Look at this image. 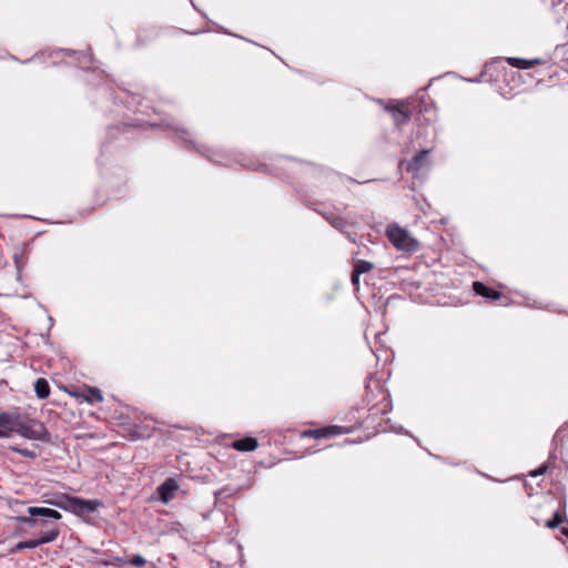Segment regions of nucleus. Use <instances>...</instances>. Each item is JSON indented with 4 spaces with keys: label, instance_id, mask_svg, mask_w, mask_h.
I'll list each match as a JSON object with an SVG mask.
<instances>
[{
    "label": "nucleus",
    "instance_id": "3",
    "mask_svg": "<svg viewBox=\"0 0 568 568\" xmlns=\"http://www.w3.org/2000/svg\"><path fill=\"white\" fill-rule=\"evenodd\" d=\"M51 504L78 516L84 513H93L102 506V503L98 499H82L65 494L60 496L58 500L51 501Z\"/></svg>",
    "mask_w": 568,
    "mask_h": 568
},
{
    "label": "nucleus",
    "instance_id": "23",
    "mask_svg": "<svg viewBox=\"0 0 568 568\" xmlns=\"http://www.w3.org/2000/svg\"><path fill=\"white\" fill-rule=\"evenodd\" d=\"M11 449L23 457L34 458L37 456V454L33 450H29L27 448L11 447Z\"/></svg>",
    "mask_w": 568,
    "mask_h": 568
},
{
    "label": "nucleus",
    "instance_id": "27",
    "mask_svg": "<svg viewBox=\"0 0 568 568\" xmlns=\"http://www.w3.org/2000/svg\"><path fill=\"white\" fill-rule=\"evenodd\" d=\"M561 532H562V535H565V536H567V537H568V528H567V527H564V528L561 529Z\"/></svg>",
    "mask_w": 568,
    "mask_h": 568
},
{
    "label": "nucleus",
    "instance_id": "19",
    "mask_svg": "<svg viewBox=\"0 0 568 568\" xmlns=\"http://www.w3.org/2000/svg\"><path fill=\"white\" fill-rule=\"evenodd\" d=\"M38 546H39V542H37V539H30V540L20 541V542H18L11 549V554L20 551V550L26 549V548L32 549V548H36Z\"/></svg>",
    "mask_w": 568,
    "mask_h": 568
},
{
    "label": "nucleus",
    "instance_id": "1",
    "mask_svg": "<svg viewBox=\"0 0 568 568\" xmlns=\"http://www.w3.org/2000/svg\"><path fill=\"white\" fill-rule=\"evenodd\" d=\"M397 128L406 125L413 118L418 124L429 123L436 118L435 105L424 99L398 100L384 106Z\"/></svg>",
    "mask_w": 568,
    "mask_h": 568
},
{
    "label": "nucleus",
    "instance_id": "24",
    "mask_svg": "<svg viewBox=\"0 0 568 568\" xmlns=\"http://www.w3.org/2000/svg\"><path fill=\"white\" fill-rule=\"evenodd\" d=\"M547 466L546 465H542L540 466L538 469L534 470L530 473V476L531 477H537V476H541L544 475L546 471H547Z\"/></svg>",
    "mask_w": 568,
    "mask_h": 568
},
{
    "label": "nucleus",
    "instance_id": "12",
    "mask_svg": "<svg viewBox=\"0 0 568 568\" xmlns=\"http://www.w3.org/2000/svg\"><path fill=\"white\" fill-rule=\"evenodd\" d=\"M227 446L235 450L246 453L254 452L258 447V442L255 437L246 436L232 440Z\"/></svg>",
    "mask_w": 568,
    "mask_h": 568
},
{
    "label": "nucleus",
    "instance_id": "9",
    "mask_svg": "<svg viewBox=\"0 0 568 568\" xmlns=\"http://www.w3.org/2000/svg\"><path fill=\"white\" fill-rule=\"evenodd\" d=\"M179 488H180V486H179L178 481L174 478H172V477L166 478L156 488V493L159 495V499L163 504L170 503L175 497V493L179 490Z\"/></svg>",
    "mask_w": 568,
    "mask_h": 568
},
{
    "label": "nucleus",
    "instance_id": "21",
    "mask_svg": "<svg viewBox=\"0 0 568 568\" xmlns=\"http://www.w3.org/2000/svg\"><path fill=\"white\" fill-rule=\"evenodd\" d=\"M328 222L331 223V225L339 231H344L345 227L347 226V222L344 217L342 216H333L331 219H328Z\"/></svg>",
    "mask_w": 568,
    "mask_h": 568
},
{
    "label": "nucleus",
    "instance_id": "17",
    "mask_svg": "<svg viewBox=\"0 0 568 568\" xmlns=\"http://www.w3.org/2000/svg\"><path fill=\"white\" fill-rule=\"evenodd\" d=\"M115 562L124 564V565H132L135 567H143L146 564V560L141 555H134L132 558H121L116 557L114 558Z\"/></svg>",
    "mask_w": 568,
    "mask_h": 568
},
{
    "label": "nucleus",
    "instance_id": "4",
    "mask_svg": "<svg viewBox=\"0 0 568 568\" xmlns=\"http://www.w3.org/2000/svg\"><path fill=\"white\" fill-rule=\"evenodd\" d=\"M16 434L34 440H49V433L44 425L36 419L22 415Z\"/></svg>",
    "mask_w": 568,
    "mask_h": 568
},
{
    "label": "nucleus",
    "instance_id": "10",
    "mask_svg": "<svg viewBox=\"0 0 568 568\" xmlns=\"http://www.w3.org/2000/svg\"><path fill=\"white\" fill-rule=\"evenodd\" d=\"M429 151L422 150L410 161L406 163L405 170L413 175H418L429 164Z\"/></svg>",
    "mask_w": 568,
    "mask_h": 568
},
{
    "label": "nucleus",
    "instance_id": "2",
    "mask_svg": "<svg viewBox=\"0 0 568 568\" xmlns=\"http://www.w3.org/2000/svg\"><path fill=\"white\" fill-rule=\"evenodd\" d=\"M385 234L397 251L413 254L419 250L420 244L418 240L397 223L388 224Z\"/></svg>",
    "mask_w": 568,
    "mask_h": 568
},
{
    "label": "nucleus",
    "instance_id": "15",
    "mask_svg": "<svg viewBox=\"0 0 568 568\" xmlns=\"http://www.w3.org/2000/svg\"><path fill=\"white\" fill-rule=\"evenodd\" d=\"M34 392L40 399H45L50 395V385L43 377H39L34 383Z\"/></svg>",
    "mask_w": 568,
    "mask_h": 568
},
{
    "label": "nucleus",
    "instance_id": "16",
    "mask_svg": "<svg viewBox=\"0 0 568 568\" xmlns=\"http://www.w3.org/2000/svg\"><path fill=\"white\" fill-rule=\"evenodd\" d=\"M60 535V530L58 527H54L45 532H42L39 538L37 539V542L40 545L48 544L54 541Z\"/></svg>",
    "mask_w": 568,
    "mask_h": 568
},
{
    "label": "nucleus",
    "instance_id": "22",
    "mask_svg": "<svg viewBox=\"0 0 568 568\" xmlns=\"http://www.w3.org/2000/svg\"><path fill=\"white\" fill-rule=\"evenodd\" d=\"M123 436L128 437L131 440H136L143 437V435L140 434L136 427L123 428Z\"/></svg>",
    "mask_w": 568,
    "mask_h": 568
},
{
    "label": "nucleus",
    "instance_id": "18",
    "mask_svg": "<svg viewBox=\"0 0 568 568\" xmlns=\"http://www.w3.org/2000/svg\"><path fill=\"white\" fill-rule=\"evenodd\" d=\"M374 267V265L368 262V261H364V260H358L355 264H354V270L357 274H364V273H368L369 271H372Z\"/></svg>",
    "mask_w": 568,
    "mask_h": 568
},
{
    "label": "nucleus",
    "instance_id": "26",
    "mask_svg": "<svg viewBox=\"0 0 568 568\" xmlns=\"http://www.w3.org/2000/svg\"><path fill=\"white\" fill-rule=\"evenodd\" d=\"M0 438H8L6 436V430H3L1 427H0Z\"/></svg>",
    "mask_w": 568,
    "mask_h": 568
},
{
    "label": "nucleus",
    "instance_id": "7",
    "mask_svg": "<svg viewBox=\"0 0 568 568\" xmlns=\"http://www.w3.org/2000/svg\"><path fill=\"white\" fill-rule=\"evenodd\" d=\"M378 400L368 410L372 415H384L392 410L389 394L379 385L376 386Z\"/></svg>",
    "mask_w": 568,
    "mask_h": 568
},
{
    "label": "nucleus",
    "instance_id": "13",
    "mask_svg": "<svg viewBox=\"0 0 568 568\" xmlns=\"http://www.w3.org/2000/svg\"><path fill=\"white\" fill-rule=\"evenodd\" d=\"M473 290L477 295L493 301L499 300L501 297V293L499 291H496L479 281L473 282Z\"/></svg>",
    "mask_w": 568,
    "mask_h": 568
},
{
    "label": "nucleus",
    "instance_id": "8",
    "mask_svg": "<svg viewBox=\"0 0 568 568\" xmlns=\"http://www.w3.org/2000/svg\"><path fill=\"white\" fill-rule=\"evenodd\" d=\"M28 513L30 514L29 517L27 516H20L17 518L19 523H23L30 526H33L36 524V519H33V516H43L52 519H60L61 514L58 510L51 509V508H44V507H29Z\"/></svg>",
    "mask_w": 568,
    "mask_h": 568
},
{
    "label": "nucleus",
    "instance_id": "25",
    "mask_svg": "<svg viewBox=\"0 0 568 568\" xmlns=\"http://www.w3.org/2000/svg\"><path fill=\"white\" fill-rule=\"evenodd\" d=\"M359 274H357L355 271H353L352 273V276H351V281H352V284L358 288V285H359Z\"/></svg>",
    "mask_w": 568,
    "mask_h": 568
},
{
    "label": "nucleus",
    "instance_id": "20",
    "mask_svg": "<svg viewBox=\"0 0 568 568\" xmlns=\"http://www.w3.org/2000/svg\"><path fill=\"white\" fill-rule=\"evenodd\" d=\"M564 517L559 510L555 511L551 519L545 523V526L550 529L557 528L560 524H562Z\"/></svg>",
    "mask_w": 568,
    "mask_h": 568
},
{
    "label": "nucleus",
    "instance_id": "6",
    "mask_svg": "<svg viewBox=\"0 0 568 568\" xmlns=\"http://www.w3.org/2000/svg\"><path fill=\"white\" fill-rule=\"evenodd\" d=\"M69 394L72 397H74L81 402H87L89 404L102 403L104 399L102 392L98 387H92V386H87V385L82 388H75V389L69 392Z\"/></svg>",
    "mask_w": 568,
    "mask_h": 568
},
{
    "label": "nucleus",
    "instance_id": "14",
    "mask_svg": "<svg viewBox=\"0 0 568 568\" xmlns=\"http://www.w3.org/2000/svg\"><path fill=\"white\" fill-rule=\"evenodd\" d=\"M506 61L513 68L523 69V70L530 69L541 62V60H539V59L526 60V59H520V58H515V57L506 58Z\"/></svg>",
    "mask_w": 568,
    "mask_h": 568
},
{
    "label": "nucleus",
    "instance_id": "5",
    "mask_svg": "<svg viewBox=\"0 0 568 568\" xmlns=\"http://www.w3.org/2000/svg\"><path fill=\"white\" fill-rule=\"evenodd\" d=\"M352 427L329 425L316 429H305L301 433L302 438H331L352 433Z\"/></svg>",
    "mask_w": 568,
    "mask_h": 568
},
{
    "label": "nucleus",
    "instance_id": "11",
    "mask_svg": "<svg viewBox=\"0 0 568 568\" xmlns=\"http://www.w3.org/2000/svg\"><path fill=\"white\" fill-rule=\"evenodd\" d=\"M22 415L19 413L2 412L0 413V427L6 430V436L10 437L16 434Z\"/></svg>",
    "mask_w": 568,
    "mask_h": 568
}]
</instances>
